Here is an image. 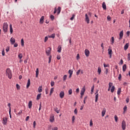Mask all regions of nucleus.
Masks as SVG:
<instances>
[{
    "label": "nucleus",
    "instance_id": "nucleus-4",
    "mask_svg": "<svg viewBox=\"0 0 130 130\" xmlns=\"http://www.w3.org/2000/svg\"><path fill=\"white\" fill-rule=\"evenodd\" d=\"M85 91H86V86H84L81 90V92H80L81 98H83V96H84V94H85Z\"/></svg>",
    "mask_w": 130,
    "mask_h": 130
},
{
    "label": "nucleus",
    "instance_id": "nucleus-58",
    "mask_svg": "<svg viewBox=\"0 0 130 130\" xmlns=\"http://www.w3.org/2000/svg\"><path fill=\"white\" fill-rule=\"evenodd\" d=\"M74 113L75 114H78V110H77V108H76L75 110H74Z\"/></svg>",
    "mask_w": 130,
    "mask_h": 130
},
{
    "label": "nucleus",
    "instance_id": "nucleus-24",
    "mask_svg": "<svg viewBox=\"0 0 130 130\" xmlns=\"http://www.w3.org/2000/svg\"><path fill=\"white\" fill-rule=\"evenodd\" d=\"M102 7L104 10H106V4L105 2L103 3Z\"/></svg>",
    "mask_w": 130,
    "mask_h": 130
},
{
    "label": "nucleus",
    "instance_id": "nucleus-21",
    "mask_svg": "<svg viewBox=\"0 0 130 130\" xmlns=\"http://www.w3.org/2000/svg\"><path fill=\"white\" fill-rule=\"evenodd\" d=\"M10 32L11 34H13V26L12 25V24L10 25Z\"/></svg>",
    "mask_w": 130,
    "mask_h": 130
},
{
    "label": "nucleus",
    "instance_id": "nucleus-41",
    "mask_svg": "<svg viewBox=\"0 0 130 130\" xmlns=\"http://www.w3.org/2000/svg\"><path fill=\"white\" fill-rule=\"evenodd\" d=\"M8 106L9 108V114H11V103H9Z\"/></svg>",
    "mask_w": 130,
    "mask_h": 130
},
{
    "label": "nucleus",
    "instance_id": "nucleus-46",
    "mask_svg": "<svg viewBox=\"0 0 130 130\" xmlns=\"http://www.w3.org/2000/svg\"><path fill=\"white\" fill-rule=\"evenodd\" d=\"M48 38H49V37L46 36L45 37L44 42H46L47 40H48Z\"/></svg>",
    "mask_w": 130,
    "mask_h": 130
},
{
    "label": "nucleus",
    "instance_id": "nucleus-2",
    "mask_svg": "<svg viewBox=\"0 0 130 130\" xmlns=\"http://www.w3.org/2000/svg\"><path fill=\"white\" fill-rule=\"evenodd\" d=\"M92 17V13L90 12H88L87 14H85V22H86L87 24H89L90 23V18Z\"/></svg>",
    "mask_w": 130,
    "mask_h": 130
},
{
    "label": "nucleus",
    "instance_id": "nucleus-61",
    "mask_svg": "<svg viewBox=\"0 0 130 130\" xmlns=\"http://www.w3.org/2000/svg\"><path fill=\"white\" fill-rule=\"evenodd\" d=\"M51 87H53V86H54V81L51 82Z\"/></svg>",
    "mask_w": 130,
    "mask_h": 130
},
{
    "label": "nucleus",
    "instance_id": "nucleus-49",
    "mask_svg": "<svg viewBox=\"0 0 130 130\" xmlns=\"http://www.w3.org/2000/svg\"><path fill=\"white\" fill-rule=\"evenodd\" d=\"M21 46H24V39H22L21 40Z\"/></svg>",
    "mask_w": 130,
    "mask_h": 130
},
{
    "label": "nucleus",
    "instance_id": "nucleus-40",
    "mask_svg": "<svg viewBox=\"0 0 130 130\" xmlns=\"http://www.w3.org/2000/svg\"><path fill=\"white\" fill-rule=\"evenodd\" d=\"M9 51H10V47L7 46L6 48V52L8 53V52H9Z\"/></svg>",
    "mask_w": 130,
    "mask_h": 130
},
{
    "label": "nucleus",
    "instance_id": "nucleus-23",
    "mask_svg": "<svg viewBox=\"0 0 130 130\" xmlns=\"http://www.w3.org/2000/svg\"><path fill=\"white\" fill-rule=\"evenodd\" d=\"M126 110H127V107L126 106H125L123 108V114H125V112H126Z\"/></svg>",
    "mask_w": 130,
    "mask_h": 130
},
{
    "label": "nucleus",
    "instance_id": "nucleus-50",
    "mask_svg": "<svg viewBox=\"0 0 130 130\" xmlns=\"http://www.w3.org/2000/svg\"><path fill=\"white\" fill-rule=\"evenodd\" d=\"M33 126H34V128H35L36 127V121H34Z\"/></svg>",
    "mask_w": 130,
    "mask_h": 130
},
{
    "label": "nucleus",
    "instance_id": "nucleus-3",
    "mask_svg": "<svg viewBox=\"0 0 130 130\" xmlns=\"http://www.w3.org/2000/svg\"><path fill=\"white\" fill-rule=\"evenodd\" d=\"M6 76L9 78V79H12L13 75L12 74V71L10 69H7L6 70Z\"/></svg>",
    "mask_w": 130,
    "mask_h": 130
},
{
    "label": "nucleus",
    "instance_id": "nucleus-16",
    "mask_svg": "<svg viewBox=\"0 0 130 130\" xmlns=\"http://www.w3.org/2000/svg\"><path fill=\"white\" fill-rule=\"evenodd\" d=\"M50 122H53V121H54V116H53V115L50 116Z\"/></svg>",
    "mask_w": 130,
    "mask_h": 130
},
{
    "label": "nucleus",
    "instance_id": "nucleus-10",
    "mask_svg": "<svg viewBox=\"0 0 130 130\" xmlns=\"http://www.w3.org/2000/svg\"><path fill=\"white\" fill-rule=\"evenodd\" d=\"M106 114V108H104L103 109L102 111V117H104V116H105Z\"/></svg>",
    "mask_w": 130,
    "mask_h": 130
},
{
    "label": "nucleus",
    "instance_id": "nucleus-20",
    "mask_svg": "<svg viewBox=\"0 0 130 130\" xmlns=\"http://www.w3.org/2000/svg\"><path fill=\"white\" fill-rule=\"evenodd\" d=\"M57 52L60 53L61 52V46L59 45L57 48Z\"/></svg>",
    "mask_w": 130,
    "mask_h": 130
},
{
    "label": "nucleus",
    "instance_id": "nucleus-8",
    "mask_svg": "<svg viewBox=\"0 0 130 130\" xmlns=\"http://www.w3.org/2000/svg\"><path fill=\"white\" fill-rule=\"evenodd\" d=\"M10 43L12 45H14L15 43H16V39L15 38L12 37L10 39Z\"/></svg>",
    "mask_w": 130,
    "mask_h": 130
},
{
    "label": "nucleus",
    "instance_id": "nucleus-17",
    "mask_svg": "<svg viewBox=\"0 0 130 130\" xmlns=\"http://www.w3.org/2000/svg\"><path fill=\"white\" fill-rule=\"evenodd\" d=\"M44 22V16H43L40 19V23L41 24H43Z\"/></svg>",
    "mask_w": 130,
    "mask_h": 130
},
{
    "label": "nucleus",
    "instance_id": "nucleus-29",
    "mask_svg": "<svg viewBox=\"0 0 130 130\" xmlns=\"http://www.w3.org/2000/svg\"><path fill=\"white\" fill-rule=\"evenodd\" d=\"M115 90V87H114V86H112L111 88V93H113L114 92Z\"/></svg>",
    "mask_w": 130,
    "mask_h": 130
},
{
    "label": "nucleus",
    "instance_id": "nucleus-51",
    "mask_svg": "<svg viewBox=\"0 0 130 130\" xmlns=\"http://www.w3.org/2000/svg\"><path fill=\"white\" fill-rule=\"evenodd\" d=\"M112 86H113V83H111V82H110L109 83V87H110V88H112Z\"/></svg>",
    "mask_w": 130,
    "mask_h": 130
},
{
    "label": "nucleus",
    "instance_id": "nucleus-12",
    "mask_svg": "<svg viewBox=\"0 0 130 130\" xmlns=\"http://www.w3.org/2000/svg\"><path fill=\"white\" fill-rule=\"evenodd\" d=\"M85 54L86 56H87V57L89 56V55L90 54V51H89V50H88V49L85 50Z\"/></svg>",
    "mask_w": 130,
    "mask_h": 130
},
{
    "label": "nucleus",
    "instance_id": "nucleus-37",
    "mask_svg": "<svg viewBox=\"0 0 130 130\" xmlns=\"http://www.w3.org/2000/svg\"><path fill=\"white\" fill-rule=\"evenodd\" d=\"M72 123H75V120H76V117L75 116H72Z\"/></svg>",
    "mask_w": 130,
    "mask_h": 130
},
{
    "label": "nucleus",
    "instance_id": "nucleus-53",
    "mask_svg": "<svg viewBox=\"0 0 130 130\" xmlns=\"http://www.w3.org/2000/svg\"><path fill=\"white\" fill-rule=\"evenodd\" d=\"M104 68H108V67H109V64H105V63H104Z\"/></svg>",
    "mask_w": 130,
    "mask_h": 130
},
{
    "label": "nucleus",
    "instance_id": "nucleus-36",
    "mask_svg": "<svg viewBox=\"0 0 130 130\" xmlns=\"http://www.w3.org/2000/svg\"><path fill=\"white\" fill-rule=\"evenodd\" d=\"M18 57L20 59H22V58L23 57V54L20 53L19 54H18Z\"/></svg>",
    "mask_w": 130,
    "mask_h": 130
},
{
    "label": "nucleus",
    "instance_id": "nucleus-43",
    "mask_svg": "<svg viewBox=\"0 0 130 130\" xmlns=\"http://www.w3.org/2000/svg\"><path fill=\"white\" fill-rule=\"evenodd\" d=\"M115 121L116 122H117V120H118V117H117V115H115L114 116Z\"/></svg>",
    "mask_w": 130,
    "mask_h": 130
},
{
    "label": "nucleus",
    "instance_id": "nucleus-14",
    "mask_svg": "<svg viewBox=\"0 0 130 130\" xmlns=\"http://www.w3.org/2000/svg\"><path fill=\"white\" fill-rule=\"evenodd\" d=\"M14 112L16 113V115H21L23 112V111L21 110L19 112H17L16 110H14Z\"/></svg>",
    "mask_w": 130,
    "mask_h": 130
},
{
    "label": "nucleus",
    "instance_id": "nucleus-7",
    "mask_svg": "<svg viewBox=\"0 0 130 130\" xmlns=\"http://www.w3.org/2000/svg\"><path fill=\"white\" fill-rule=\"evenodd\" d=\"M2 123L4 125H7V123H8V118L3 117Z\"/></svg>",
    "mask_w": 130,
    "mask_h": 130
},
{
    "label": "nucleus",
    "instance_id": "nucleus-45",
    "mask_svg": "<svg viewBox=\"0 0 130 130\" xmlns=\"http://www.w3.org/2000/svg\"><path fill=\"white\" fill-rule=\"evenodd\" d=\"M2 54L3 56H5V55H6V54L5 53V49H3L2 50Z\"/></svg>",
    "mask_w": 130,
    "mask_h": 130
},
{
    "label": "nucleus",
    "instance_id": "nucleus-27",
    "mask_svg": "<svg viewBox=\"0 0 130 130\" xmlns=\"http://www.w3.org/2000/svg\"><path fill=\"white\" fill-rule=\"evenodd\" d=\"M111 44H112V45H113V44H114V37H112L111 38Z\"/></svg>",
    "mask_w": 130,
    "mask_h": 130
},
{
    "label": "nucleus",
    "instance_id": "nucleus-11",
    "mask_svg": "<svg viewBox=\"0 0 130 130\" xmlns=\"http://www.w3.org/2000/svg\"><path fill=\"white\" fill-rule=\"evenodd\" d=\"M123 37V30H121L119 33V40H121Z\"/></svg>",
    "mask_w": 130,
    "mask_h": 130
},
{
    "label": "nucleus",
    "instance_id": "nucleus-44",
    "mask_svg": "<svg viewBox=\"0 0 130 130\" xmlns=\"http://www.w3.org/2000/svg\"><path fill=\"white\" fill-rule=\"evenodd\" d=\"M54 111H55L56 113H59V110H58V108H57L54 109Z\"/></svg>",
    "mask_w": 130,
    "mask_h": 130
},
{
    "label": "nucleus",
    "instance_id": "nucleus-48",
    "mask_svg": "<svg viewBox=\"0 0 130 130\" xmlns=\"http://www.w3.org/2000/svg\"><path fill=\"white\" fill-rule=\"evenodd\" d=\"M102 49H103V51H104V44H103V43H102L101 44V45Z\"/></svg>",
    "mask_w": 130,
    "mask_h": 130
},
{
    "label": "nucleus",
    "instance_id": "nucleus-33",
    "mask_svg": "<svg viewBox=\"0 0 130 130\" xmlns=\"http://www.w3.org/2000/svg\"><path fill=\"white\" fill-rule=\"evenodd\" d=\"M120 93H121V88H119L117 90V95H120Z\"/></svg>",
    "mask_w": 130,
    "mask_h": 130
},
{
    "label": "nucleus",
    "instance_id": "nucleus-15",
    "mask_svg": "<svg viewBox=\"0 0 130 130\" xmlns=\"http://www.w3.org/2000/svg\"><path fill=\"white\" fill-rule=\"evenodd\" d=\"M30 85H31V81L30 80V79H28L27 80V83L26 85V88L27 89H28V88H29V87H30Z\"/></svg>",
    "mask_w": 130,
    "mask_h": 130
},
{
    "label": "nucleus",
    "instance_id": "nucleus-25",
    "mask_svg": "<svg viewBox=\"0 0 130 130\" xmlns=\"http://www.w3.org/2000/svg\"><path fill=\"white\" fill-rule=\"evenodd\" d=\"M28 108L29 109H31L32 108V101H29L28 103Z\"/></svg>",
    "mask_w": 130,
    "mask_h": 130
},
{
    "label": "nucleus",
    "instance_id": "nucleus-38",
    "mask_svg": "<svg viewBox=\"0 0 130 130\" xmlns=\"http://www.w3.org/2000/svg\"><path fill=\"white\" fill-rule=\"evenodd\" d=\"M61 10V8L60 7L58 8V9L57 10V13L58 14H60Z\"/></svg>",
    "mask_w": 130,
    "mask_h": 130
},
{
    "label": "nucleus",
    "instance_id": "nucleus-6",
    "mask_svg": "<svg viewBox=\"0 0 130 130\" xmlns=\"http://www.w3.org/2000/svg\"><path fill=\"white\" fill-rule=\"evenodd\" d=\"M121 126L123 130H125V128L126 127V123L125 122V121L123 120L122 121Z\"/></svg>",
    "mask_w": 130,
    "mask_h": 130
},
{
    "label": "nucleus",
    "instance_id": "nucleus-47",
    "mask_svg": "<svg viewBox=\"0 0 130 130\" xmlns=\"http://www.w3.org/2000/svg\"><path fill=\"white\" fill-rule=\"evenodd\" d=\"M75 17H76V15L75 14H73L72 15V17L70 18V20L71 21H73V20H74V19H75Z\"/></svg>",
    "mask_w": 130,
    "mask_h": 130
},
{
    "label": "nucleus",
    "instance_id": "nucleus-13",
    "mask_svg": "<svg viewBox=\"0 0 130 130\" xmlns=\"http://www.w3.org/2000/svg\"><path fill=\"white\" fill-rule=\"evenodd\" d=\"M99 97V94H98V90H97L96 93H95V102H97V101H98V98Z\"/></svg>",
    "mask_w": 130,
    "mask_h": 130
},
{
    "label": "nucleus",
    "instance_id": "nucleus-31",
    "mask_svg": "<svg viewBox=\"0 0 130 130\" xmlns=\"http://www.w3.org/2000/svg\"><path fill=\"white\" fill-rule=\"evenodd\" d=\"M38 92L39 93H41V92H42V86H40L38 88Z\"/></svg>",
    "mask_w": 130,
    "mask_h": 130
},
{
    "label": "nucleus",
    "instance_id": "nucleus-62",
    "mask_svg": "<svg viewBox=\"0 0 130 130\" xmlns=\"http://www.w3.org/2000/svg\"><path fill=\"white\" fill-rule=\"evenodd\" d=\"M60 58H61L60 55H58L57 56V59L59 60V59H60Z\"/></svg>",
    "mask_w": 130,
    "mask_h": 130
},
{
    "label": "nucleus",
    "instance_id": "nucleus-56",
    "mask_svg": "<svg viewBox=\"0 0 130 130\" xmlns=\"http://www.w3.org/2000/svg\"><path fill=\"white\" fill-rule=\"evenodd\" d=\"M107 20L108 21H111V17H110V16H107Z\"/></svg>",
    "mask_w": 130,
    "mask_h": 130
},
{
    "label": "nucleus",
    "instance_id": "nucleus-42",
    "mask_svg": "<svg viewBox=\"0 0 130 130\" xmlns=\"http://www.w3.org/2000/svg\"><path fill=\"white\" fill-rule=\"evenodd\" d=\"M69 95H72L73 94V90L72 89H70L68 91Z\"/></svg>",
    "mask_w": 130,
    "mask_h": 130
},
{
    "label": "nucleus",
    "instance_id": "nucleus-64",
    "mask_svg": "<svg viewBox=\"0 0 130 130\" xmlns=\"http://www.w3.org/2000/svg\"><path fill=\"white\" fill-rule=\"evenodd\" d=\"M14 47H18V44L17 43H14Z\"/></svg>",
    "mask_w": 130,
    "mask_h": 130
},
{
    "label": "nucleus",
    "instance_id": "nucleus-63",
    "mask_svg": "<svg viewBox=\"0 0 130 130\" xmlns=\"http://www.w3.org/2000/svg\"><path fill=\"white\" fill-rule=\"evenodd\" d=\"M127 58H128V60H130V53L128 54Z\"/></svg>",
    "mask_w": 130,
    "mask_h": 130
},
{
    "label": "nucleus",
    "instance_id": "nucleus-9",
    "mask_svg": "<svg viewBox=\"0 0 130 130\" xmlns=\"http://www.w3.org/2000/svg\"><path fill=\"white\" fill-rule=\"evenodd\" d=\"M59 97L61 99H63V98L64 97V91H61L59 93Z\"/></svg>",
    "mask_w": 130,
    "mask_h": 130
},
{
    "label": "nucleus",
    "instance_id": "nucleus-52",
    "mask_svg": "<svg viewBox=\"0 0 130 130\" xmlns=\"http://www.w3.org/2000/svg\"><path fill=\"white\" fill-rule=\"evenodd\" d=\"M50 19H52V21H53V20H54V16H53V15H51Z\"/></svg>",
    "mask_w": 130,
    "mask_h": 130
},
{
    "label": "nucleus",
    "instance_id": "nucleus-39",
    "mask_svg": "<svg viewBox=\"0 0 130 130\" xmlns=\"http://www.w3.org/2000/svg\"><path fill=\"white\" fill-rule=\"evenodd\" d=\"M108 54H112V50L111 49H108Z\"/></svg>",
    "mask_w": 130,
    "mask_h": 130
},
{
    "label": "nucleus",
    "instance_id": "nucleus-22",
    "mask_svg": "<svg viewBox=\"0 0 130 130\" xmlns=\"http://www.w3.org/2000/svg\"><path fill=\"white\" fill-rule=\"evenodd\" d=\"M48 36L49 38H53V39H54L55 37V34H52V35H49Z\"/></svg>",
    "mask_w": 130,
    "mask_h": 130
},
{
    "label": "nucleus",
    "instance_id": "nucleus-59",
    "mask_svg": "<svg viewBox=\"0 0 130 130\" xmlns=\"http://www.w3.org/2000/svg\"><path fill=\"white\" fill-rule=\"evenodd\" d=\"M69 74L70 75H73V71L70 70L69 71Z\"/></svg>",
    "mask_w": 130,
    "mask_h": 130
},
{
    "label": "nucleus",
    "instance_id": "nucleus-28",
    "mask_svg": "<svg viewBox=\"0 0 130 130\" xmlns=\"http://www.w3.org/2000/svg\"><path fill=\"white\" fill-rule=\"evenodd\" d=\"M89 126L90 127H92V126H93V120L92 119L90 120V121H89Z\"/></svg>",
    "mask_w": 130,
    "mask_h": 130
},
{
    "label": "nucleus",
    "instance_id": "nucleus-26",
    "mask_svg": "<svg viewBox=\"0 0 130 130\" xmlns=\"http://www.w3.org/2000/svg\"><path fill=\"white\" fill-rule=\"evenodd\" d=\"M54 91V88H51L50 91V95L51 96L52 95V93Z\"/></svg>",
    "mask_w": 130,
    "mask_h": 130
},
{
    "label": "nucleus",
    "instance_id": "nucleus-1",
    "mask_svg": "<svg viewBox=\"0 0 130 130\" xmlns=\"http://www.w3.org/2000/svg\"><path fill=\"white\" fill-rule=\"evenodd\" d=\"M46 53L48 56H49V61L48 63H50L51 62V58H52V56H51V48L48 47L46 49Z\"/></svg>",
    "mask_w": 130,
    "mask_h": 130
},
{
    "label": "nucleus",
    "instance_id": "nucleus-5",
    "mask_svg": "<svg viewBox=\"0 0 130 130\" xmlns=\"http://www.w3.org/2000/svg\"><path fill=\"white\" fill-rule=\"evenodd\" d=\"M8 25L7 23H4L3 24V30L4 32H8Z\"/></svg>",
    "mask_w": 130,
    "mask_h": 130
},
{
    "label": "nucleus",
    "instance_id": "nucleus-60",
    "mask_svg": "<svg viewBox=\"0 0 130 130\" xmlns=\"http://www.w3.org/2000/svg\"><path fill=\"white\" fill-rule=\"evenodd\" d=\"M91 91V94H92L93 92L94 91V85L92 86Z\"/></svg>",
    "mask_w": 130,
    "mask_h": 130
},
{
    "label": "nucleus",
    "instance_id": "nucleus-34",
    "mask_svg": "<svg viewBox=\"0 0 130 130\" xmlns=\"http://www.w3.org/2000/svg\"><path fill=\"white\" fill-rule=\"evenodd\" d=\"M98 73L99 75H100L101 74V68L98 67Z\"/></svg>",
    "mask_w": 130,
    "mask_h": 130
},
{
    "label": "nucleus",
    "instance_id": "nucleus-18",
    "mask_svg": "<svg viewBox=\"0 0 130 130\" xmlns=\"http://www.w3.org/2000/svg\"><path fill=\"white\" fill-rule=\"evenodd\" d=\"M128 46H129V44L128 43H126L124 46V49L125 50H127V48H128Z\"/></svg>",
    "mask_w": 130,
    "mask_h": 130
},
{
    "label": "nucleus",
    "instance_id": "nucleus-57",
    "mask_svg": "<svg viewBox=\"0 0 130 130\" xmlns=\"http://www.w3.org/2000/svg\"><path fill=\"white\" fill-rule=\"evenodd\" d=\"M80 73H81V70H79L77 72H76V74L77 76H79V75L80 74Z\"/></svg>",
    "mask_w": 130,
    "mask_h": 130
},
{
    "label": "nucleus",
    "instance_id": "nucleus-55",
    "mask_svg": "<svg viewBox=\"0 0 130 130\" xmlns=\"http://www.w3.org/2000/svg\"><path fill=\"white\" fill-rule=\"evenodd\" d=\"M16 88H17V90H20V85H19V84H16Z\"/></svg>",
    "mask_w": 130,
    "mask_h": 130
},
{
    "label": "nucleus",
    "instance_id": "nucleus-30",
    "mask_svg": "<svg viewBox=\"0 0 130 130\" xmlns=\"http://www.w3.org/2000/svg\"><path fill=\"white\" fill-rule=\"evenodd\" d=\"M68 78V75H64L63 77V82H66L67 81V79Z\"/></svg>",
    "mask_w": 130,
    "mask_h": 130
},
{
    "label": "nucleus",
    "instance_id": "nucleus-35",
    "mask_svg": "<svg viewBox=\"0 0 130 130\" xmlns=\"http://www.w3.org/2000/svg\"><path fill=\"white\" fill-rule=\"evenodd\" d=\"M40 98H41V93H39L37 95V100H39V99H40Z\"/></svg>",
    "mask_w": 130,
    "mask_h": 130
},
{
    "label": "nucleus",
    "instance_id": "nucleus-19",
    "mask_svg": "<svg viewBox=\"0 0 130 130\" xmlns=\"http://www.w3.org/2000/svg\"><path fill=\"white\" fill-rule=\"evenodd\" d=\"M38 75H39V69L38 68H37L36 69V78H38Z\"/></svg>",
    "mask_w": 130,
    "mask_h": 130
},
{
    "label": "nucleus",
    "instance_id": "nucleus-32",
    "mask_svg": "<svg viewBox=\"0 0 130 130\" xmlns=\"http://www.w3.org/2000/svg\"><path fill=\"white\" fill-rule=\"evenodd\" d=\"M123 72H125L126 70V64H124L122 67Z\"/></svg>",
    "mask_w": 130,
    "mask_h": 130
},
{
    "label": "nucleus",
    "instance_id": "nucleus-54",
    "mask_svg": "<svg viewBox=\"0 0 130 130\" xmlns=\"http://www.w3.org/2000/svg\"><path fill=\"white\" fill-rule=\"evenodd\" d=\"M58 128L57 127H52V130H58Z\"/></svg>",
    "mask_w": 130,
    "mask_h": 130
}]
</instances>
